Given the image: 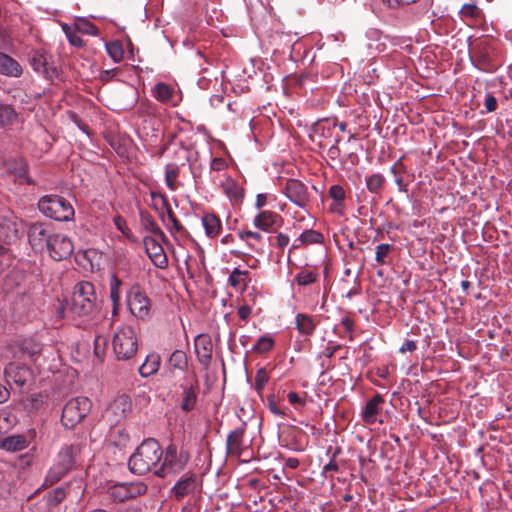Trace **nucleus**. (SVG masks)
I'll use <instances>...</instances> for the list:
<instances>
[{
  "label": "nucleus",
  "mask_w": 512,
  "mask_h": 512,
  "mask_svg": "<svg viewBox=\"0 0 512 512\" xmlns=\"http://www.w3.org/2000/svg\"><path fill=\"white\" fill-rule=\"evenodd\" d=\"M253 226L265 233H273L283 225L280 214L271 210H261L252 220Z\"/></svg>",
  "instance_id": "obj_16"
},
{
  "label": "nucleus",
  "mask_w": 512,
  "mask_h": 512,
  "mask_svg": "<svg viewBox=\"0 0 512 512\" xmlns=\"http://www.w3.org/2000/svg\"><path fill=\"white\" fill-rule=\"evenodd\" d=\"M299 244H294L293 248H299L300 246H308L312 244H321L324 241V236L321 232L308 229L303 231L297 238Z\"/></svg>",
  "instance_id": "obj_27"
},
{
  "label": "nucleus",
  "mask_w": 512,
  "mask_h": 512,
  "mask_svg": "<svg viewBox=\"0 0 512 512\" xmlns=\"http://www.w3.org/2000/svg\"><path fill=\"white\" fill-rule=\"evenodd\" d=\"M143 242L145 251L153 264L160 269H165L168 266V259L161 244L153 237H145Z\"/></svg>",
  "instance_id": "obj_18"
},
{
  "label": "nucleus",
  "mask_w": 512,
  "mask_h": 512,
  "mask_svg": "<svg viewBox=\"0 0 512 512\" xmlns=\"http://www.w3.org/2000/svg\"><path fill=\"white\" fill-rule=\"evenodd\" d=\"M178 168L173 165H167L165 171L166 184L170 190L176 189V179L178 177Z\"/></svg>",
  "instance_id": "obj_44"
},
{
  "label": "nucleus",
  "mask_w": 512,
  "mask_h": 512,
  "mask_svg": "<svg viewBox=\"0 0 512 512\" xmlns=\"http://www.w3.org/2000/svg\"><path fill=\"white\" fill-rule=\"evenodd\" d=\"M269 380L268 372L265 368H260L255 376V389L257 391H261L264 389L265 385Z\"/></svg>",
  "instance_id": "obj_49"
},
{
  "label": "nucleus",
  "mask_w": 512,
  "mask_h": 512,
  "mask_svg": "<svg viewBox=\"0 0 512 512\" xmlns=\"http://www.w3.org/2000/svg\"><path fill=\"white\" fill-rule=\"evenodd\" d=\"M268 194L266 193H260L256 196V200H255V207L257 209H261L262 207H264L267 202H268Z\"/></svg>",
  "instance_id": "obj_62"
},
{
  "label": "nucleus",
  "mask_w": 512,
  "mask_h": 512,
  "mask_svg": "<svg viewBox=\"0 0 512 512\" xmlns=\"http://www.w3.org/2000/svg\"><path fill=\"white\" fill-rule=\"evenodd\" d=\"M384 183L385 178L380 173H374L366 178V187L368 191L373 194L380 193Z\"/></svg>",
  "instance_id": "obj_35"
},
{
  "label": "nucleus",
  "mask_w": 512,
  "mask_h": 512,
  "mask_svg": "<svg viewBox=\"0 0 512 512\" xmlns=\"http://www.w3.org/2000/svg\"><path fill=\"white\" fill-rule=\"evenodd\" d=\"M105 47L108 55L114 62L118 63L122 61L124 50L122 44L119 41L108 42L106 43Z\"/></svg>",
  "instance_id": "obj_38"
},
{
  "label": "nucleus",
  "mask_w": 512,
  "mask_h": 512,
  "mask_svg": "<svg viewBox=\"0 0 512 512\" xmlns=\"http://www.w3.org/2000/svg\"><path fill=\"white\" fill-rule=\"evenodd\" d=\"M54 235L50 226L46 223L35 222L29 226L28 240L35 250H43L50 242V238Z\"/></svg>",
  "instance_id": "obj_14"
},
{
  "label": "nucleus",
  "mask_w": 512,
  "mask_h": 512,
  "mask_svg": "<svg viewBox=\"0 0 512 512\" xmlns=\"http://www.w3.org/2000/svg\"><path fill=\"white\" fill-rule=\"evenodd\" d=\"M418 0H383L391 8H396L404 5H411L416 3Z\"/></svg>",
  "instance_id": "obj_55"
},
{
  "label": "nucleus",
  "mask_w": 512,
  "mask_h": 512,
  "mask_svg": "<svg viewBox=\"0 0 512 512\" xmlns=\"http://www.w3.org/2000/svg\"><path fill=\"white\" fill-rule=\"evenodd\" d=\"M226 162L222 158H214L211 162V169L214 171H221L225 168Z\"/></svg>",
  "instance_id": "obj_64"
},
{
  "label": "nucleus",
  "mask_w": 512,
  "mask_h": 512,
  "mask_svg": "<svg viewBox=\"0 0 512 512\" xmlns=\"http://www.w3.org/2000/svg\"><path fill=\"white\" fill-rule=\"evenodd\" d=\"M190 453L178 448L175 444H169L164 450L159 465L154 470V475L159 478L176 476L185 470L190 462Z\"/></svg>",
  "instance_id": "obj_3"
},
{
  "label": "nucleus",
  "mask_w": 512,
  "mask_h": 512,
  "mask_svg": "<svg viewBox=\"0 0 512 512\" xmlns=\"http://www.w3.org/2000/svg\"><path fill=\"white\" fill-rule=\"evenodd\" d=\"M199 486L198 476L194 472L182 475L170 489V497L182 501L185 497L193 495Z\"/></svg>",
  "instance_id": "obj_11"
},
{
  "label": "nucleus",
  "mask_w": 512,
  "mask_h": 512,
  "mask_svg": "<svg viewBox=\"0 0 512 512\" xmlns=\"http://www.w3.org/2000/svg\"><path fill=\"white\" fill-rule=\"evenodd\" d=\"M126 489L128 492V497L134 498L140 495H143L147 491V486L142 482H135V483H126Z\"/></svg>",
  "instance_id": "obj_43"
},
{
  "label": "nucleus",
  "mask_w": 512,
  "mask_h": 512,
  "mask_svg": "<svg viewBox=\"0 0 512 512\" xmlns=\"http://www.w3.org/2000/svg\"><path fill=\"white\" fill-rule=\"evenodd\" d=\"M111 497L118 502H124L129 499L126 489V483L116 485L111 490Z\"/></svg>",
  "instance_id": "obj_47"
},
{
  "label": "nucleus",
  "mask_w": 512,
  "mask_h": 512,
  "mask_svg": "<svg viewBox=\"0 0 512 512\" xmlns=\"http://www.w3.org/2000/svg\"><path fill=\"white\" fill-rule=\"evenodd\" d=\"M339 453H340V448L336 449V451L333 453V456H332L330 462L327 463L326 465H324V467L322 469V474L324 476H327V474L330 472H338L339 471V466L335 461V458L337 457V455Z\"/></svg>",
  "instance_id": "obj_51"
},
{
  "label": "nucleus",
  "mask_w": 512,
  "mask_h": 512,
  "mask_svg": "<svg viewBox=\"0 0 512 512\" xmlns=\"http://www.w3.org/2000/svg\"><path fill=\"white\" fill-rule=\"evenodd\" d=\"M15 109L8 104H0V128L13 124L17 120Z\"/></svg>",
  "instance_id": "obj_33"
},
{
  "label": "nucleus",
  "mask_w": 512,
  "mask_h": 512,
  "mask_svg": "<svg viewBox=\"0 0 512 512\" xmlns=\"http://www.w3.org/2000/svg\"><path fill=\"white\" fill-rule=\"evenodd\" d=\"M267 406L270 410V412L276 416H279V417H284L286 416V413L285 411H283L282 409H280L276 403V400H275V396L274 395H269L267 397Z\"/></svg>",
  "instance_id": "obj_52"
},
{
  "label": "nucleus",
  "mask_w": 512,
  "mask_h": 512,
  "mask_svg": "<svg viewBox=\"0 0 512 512\" xmlns=\"http://www.w3.org/2000/svg\"><path fill=\"white\" fill-rule=\"evenodd\" d=\"M52 56L45 50H33L29 55V63L36 73L53 80L59 75L58 68L51 62Z\"/></svg>",
  "instance_id": "obj_10"
},
{
  "label": "nucleus",
  "mask_w": 512,
  "mask_h": 512,
  "mask_svg": "<svg viewBox=\"0 0 512 512\" xmlns=\"http://www.w3.org/2000/svg\"><path fill=\"white\" fill-rule=\"evenodd\" d=\"M49 255L56 261L68 258L74 250L72 240L61 233H54L46 247Z\"/></svg>",
  "instance_id": "obj_12"
},
{
  "label": "nucleus",
  "mask_w": 512,
  "mask_h": 512,
  "mask_svg": "<svg viewBox=\"0 0 512 512\" xmlns=\"http://www.w3.org/2000/svg\"><path fill=\"white\" fill-rule=\"evenodd\" d=\"M390 172L395 176L398 177L400 173L405 172V166L403 163L398 160L394 165L390 167Z\"/></svg>",
  "instance_id": "obj_63"
},
{
  "label": "nucleus",
  "mask_w": 512,
  "mask_h": 512,
  "mask_svg": "<svg viewBox=\"0 0 512 512\" xmlns=\"http://www.w3.org/2000/svg\"><path fill=\"white\" fill-rule=\"evenodd\" d=\"M460 13L464 18L477 19L481 15V10L474 4H465L462 6Z\"/></svg>",
  "instance_id": "obj_48"
},
{
  "label": "nucleus",
  "mask_w": 512,
  "mask_h": 512,
  "mask_svg": "<svg viewBox=\"0 0 512 512\" xmlns=\"http://www.w3.org/2000/svg\"><path fill=\"white\" fill-rule=\"evenodd\" d=\"M117 72H118L117 68L104 70L100 73V79L103 82H107V81L111 80L113 77H115Z\"/></svg>",
  "instance_id": "obj_61"
},
{
  "label": "nucleus",
  "mask_w": 512,
  "mask_h": 512,
  "mask_svg": "<svg viewBox=\"0 0 512 512\" xmlns=\"http://www.w3.org/2000/svg\"><path fill=\"white\" fill-rule=\"evenodd\" d=\"M173 95V89L166 83H157L153 89V96L162 103H168Z\"/></svg>",
  "instance_id": "obj_34"
},
{
  "label": "nucleus",
  "mask_w": 512,
  "mask_h": 512,
  "mask_svg": "<svg viewBox=\"0 0 512 512\" xmlns=\"http://www.w3.org/2000/svg\"><path fill=\"white\" fill-rule=\"evenodd\" d=\"M26 439L21 435H13L1 440L0 447L9 452H17L25 449Z\"/></svg>",
  "instance_id": "obj_28"
},
{
  "label": "nucleus",
  "mask_w": 512,
  "mask_h": 512,
  "mask_svg": "<svg viewBox=\"0 0 512 512\" xmlns=\"http://www.w3.org/2000/svg\"><path fill=\"white\" fill-rule=\"evenodd\" d=\"M7 382L16 384L23 388L31 379V372L26 366L9 363L5 368Z\"/></svg>",
  "instance_id": "obj_20"
},
{
  "label": "nucleus",
  "mask_w": 512,
  "mask_h": 512,
  "mask_svg": "<svg viewBox=\"0 0 512 512\" xmlns=\"http://www.w3.org/2000/svg\"><path fill=\"white\" fill-rule=\"evenodd\" d=\"M317 279V274L313 271H302L295 276V280L301 286H307L314 283Z\"/></svg>",
  "instance_id": "obj_45"
},
{
  "label": "nucleus",
  "mask_w": 512,
  "mask_h": 512,
  "mask_svg": "<svg viewBox=\"0 0 512 512\" xmlns=\"http://www.w3.org/2000/svg\"><path fill=\"white\" fill-rule=\"evenodd\" d=\"M22 221L11 210L0 213V241L6 244L15 242L20 235Z\"/></svg>",
  "instance_id": "obj_9"
},
{
  "label": "nucleus",
  "mask_w": 512,
  "mask_h": 512,
  "mask_svg": "<svg viewBox=\"0 0 512 512\" xmlns=\"http://www.w3.org/2000/svg\"><path fill=\"white\" fill-rule=\"evenodd\" d=\"M223 191L228 198L234 203H238L243 199L244 190L234 180L227 179L223 184Z\"/></svg>",
  "instance_id": "obj_30"
},
{
  "label": "nucleus",
  "mask_w": 512,
  "mask_h": 512,
  "mask_svg": "<svg viewBox=\"0 0 512 512\" xmlns=\"http://www.w3.org/2000/svg\"><path fill=\"white\" fill-rule=\"evenodd\" d=\"M197 395L193 387H185L183 390V399L181 403V408L184 411H191L196 404Z\"/></svg>",
  "instance_id": "obj_36"
},
{
  "label": "nucleus",
  "mask_w": 512,
  "mask_h": 512,
  "mask_svg": "<svg viewBox=\"0 0 512 512\" xmlns=\"http://www.w3.org/2000/svg\"><path fill=\"white\" fill-rule=\"evenodd\" d=\"M114 224H115L116 228L119 231H121L123 234H126V231L129 230L125 219L121 216H116L114 218Z\"/></svg>",
  "instance_id": "obj_60"
},
{
  "label": "nucleus",
  "mask_w": 512,
  "mask_h": 512,
  "mask_svg": "<svg viewBox=\"0 0 512 512\" xmlns=\"http://www.w3.org/2000/svg\"><path fill=\"white\" fill-rule=\"evenodd\" d=\"M98 297L91 282L77 283L72 292L70 301H67L69 313L72 317H89L97 308Z\"/></svg>",
  "instance_id": "obj_2"
},
{
  "label": "nucleus",
  "mask_w": 512,
  "mask_h": 512,
  "mask_svg": "<svg viewBox=\"0 0 512 512\" xmlns=\"http://www.w3.org/2000/svg\"><path fill=\"white\" fill-rule=\"evenodd\" d=\"M120 286L121 281L116 276H113L110 282V298L114 304V310H116L120 300Z\"/></svg>",
  "instance_id": "obj_41"
},
{
  "label": "nucleus",
  "mask_w": 512,
  "mask_h": 512,
  "mask_svg": "<svg viewBox=\"0 0 512 512\" xmlns=\"http://www.w3.org/2000/svg\"><path fill=\"white\" fill-rule=\"evenodd\" d=\"M128 307L137 318H145L150 312V300L139 287H133L127 296Z\"/></svg>",
  "instance_id": "obj_15"
},
{
  "label": "nucleus",
  "mask_w": 512,
  "mask_h": 512,
  "mask_svg": "<svg viewBox=\"0 0 512 512\" xmlns=\"http://www.w3.org/2000/svg\"><path fill=\"white\" fill-rule=\"evenodd\" d=\"M470 59L477 69L485 72H493L499 65L495 60L494 47L488 40H482L472 48Z\"/></svg>",
  "instance_id": "obj_8"
},
{
  "label": "nucleus",
  "mask_w": 512,
  "mask_h": 512,
  "mask_svg": "<svg viewBox=\"0 0 512 512\" xmlns=\"http://www.w3.org/2000/svg\"><path fill=\"white\" fill-rule=\"evenodd\" d=\"M81 31H83L86 34L96 36L99 33V29L90 22H84L81 27Z\"/></svg>",
  "instance_id": "obj_56"
},
{
  "label": "nucleus",
  "mask_w": 512,
  "mask_h": 512,
  "mask_svg": "<svg viewBox=\"0 0 512 512\" xmlns=\"http://www.w3.org/2000/svg\"><path fill=\"white\" fill-rule=\"evenodd\" d=\"M140 222L142 226L149 232L157 236H164L163 231L158 226L153 216L147 211H140Z\"/></svg>",
  "instance_id": "obj_32"
},
{
  "label": "nucleus",
  "mask_w": 512,
  "mask_h": 512,
  "mask_svg": "<svg viewBox=\"0 0 512 512\" xmlns=\"http://www.w3.org/2000/svg\"><path fill=\"white\" fill-rule=\"evenodd\" d=\"M212 342L207 335H198L195 339V351L199 362L208 366L212 359Z\"/></svg>",
  "instance_id": "obj_21"
},
{
  "label": "nucleus",
  "mask_w": 512,
  "mask_h": 512,
  "mask_svg": "<svg viewBox=\"0 0 512 512\" xmlns=\"http://www.w3.org/2000/svg\"><path fill=\"white\" fill-rule=\"evenodd\" d=\"M169 370L178 369L181 371H185L188 367L187 355L182 350H175L168 361Z\"/></svg>",
  "instance_id": "obj_31"
},
{
  "label": "nucleus",
  "mask_w": 512,
  "mask_h": 512,
  "mask_svg": "<svg viewBox=\"0 0 512 512\" xmlns=\"http://www.w3.org/2000/svg\"><path fill=\"white\" fill-rule=\"evenodd\" d=\"M417 349V343L414 340H405L399 348L400 353L414 352Z\"/></svg>",
  "instance_id": "obj_58"
},
{
  "label": "nucleus",
  "mask_w": 512,
  "mask_h": 512,
  "mask_svg": "<svg viewBox=\"0 0 512 512\" xmlns=\"http://www.w3.org/2000/svg\"><path fill=\"white\" fill-rule=\"evenodd\" d=\"M79 445H69L63 447L56 458L55 463L49 469L44 484L52 486L59 482L65 475H67L74 467L77 457L80 454Z\"/></svg>",
  "instance_id": "obj_4"
},
{
  "label": "nucleus",
  "mask_w": 512,
  "mask_h": 512,
  "mask_svg": "<svg viewBox=\"0 0 512 512\" xmlns=\"http://www.w3.org/2000/svg\"><path fill=\"white\" fill-rule=\"evenodd\" d=\"M273 346L274 339L271 336L264 335L257 340L252 348V351L260 354L267 353L273 348Z\"/></svg>",
  "instance_id": "obj_39"
},
{
  "label": "nucleus",
  "mask_w": 512,
  "mask_h": 512,
  "mask_svg": "<svg viewBox=\"0 0 512 512\" xmlns=\"http://www.w3.org/2000/svg\"><path fill=\"white\" fill-rule=\"evenodd\" d=\"M290 242V238L288 235L280 232L276 235L275 237V245L278 247V248H285Z\"/></svg>",
  "instance_id": "obj_54"
},
{
  "label": "nucleus",
  "mask_w": 512,
  "mask_h": 512,
  "mask_svg": "<svg viewBox=\"0 0 512 512\" xmlns=\"http://www.w3.org/2000/svg\"><path fill=\"white\" fill-rule=\"evenodd\" d=\"M329 196L334 202L343 203L346 197L345 190L340 185H332L329 189Z\"/></svg>",
  "instance_id": "obj_50"
},
{
  "label": "nucleus",
  "mask_w": 512,
  "mask_h": 512,
  "mask_svg": "<svg viewBox=\"0 0 512 512\" xmlns=\"http://www.w3.org/2000/svg\"><path fill=\"white\" fill-rule=\"evenodd\" d=\"M63 30L68 38L71 45L75 47H82L84 45L83 39L80 35L68 25L63 26Z\"/></svg>",
  "instance_id": "obj_46"
},
{
  "label": "nucleus",
  "mask_w": 512,
  "mask_h": 512,
  "mask_svg": "<svg viewBox=\"0 0 512 512\" xmlns=\"http://www.w3.org/2000/svg\"><path fill=\"white\" fill-rule=\"evenodd\" d=\"M237 235L241 240L246 241L251 248H254L255 244L263 241L262 234L257 231L240 230L237 232Z\"/></svg>",
  "instance_id": "obj_37"
},
{
  "label": "nucleus",
  "mask_w": 512,
  "mask_h": 512,
  "mask_svg": "<svg viewBox=\"0 0 512 512\" xmlns=\"http://www.w3.org/2000/svg\"><path fill=\"white\" fill-rule=\"evenodd\" d=\"M23 68L20 63L3 52H0V74L7 76L18 78L22 75Z\"/></svg>",
  "instance_id": "obj_22"
},
{
  "label": "nucleus",
  "mask_w": 512,
  "mask_h": 512,
  "mask_svg": "<svg viewBox=\"0 0 512 512\" xmlns=\"http://www.w3.org/2000/svg\"><path fill=\"white\" fill-rule=\"evenodd\" d=\"M161 365V357L157 353H150L146 356L145 361L139 367V374L146 378L158 372Z\"/></svg>",
  "instance_id": "obj_25"
},
{
  "label": "nucleus",
  "mask_w": 512,
  "mask_h": 512,
  "mask_svg": "<svg viewBox=\"0 0 512 512\" xmlns=\"http://www.w3.org/2000/svg\"><path fill=\"white\" fill-rule=\"evenodd\" d=\"M21 349L23 353L28 354L30 357H34L41 352L42 345L33 340H25L21 345Z\"/></svg>",
  "instance_id": "obj_42"
},
{
  "label": "nucleus",
  "mask_w": 512,
  "mask_h": 512,
  "mask_svg": "<svg viewBox=\"0 0 512 512\" xmlns=\"http://www.w3.org/2000/svg\"><path fill=\"white\" fill-rule=\"evenodd\" d=\"M249 281V272L242 271L239 268H234L228 278L229 284L241 291L245 290Z\"/></svg>",
  "instance_id": "obj_29"
},
{
  "label": "nucleus",
  "mask_w": 512,
  "mask_h": 512,
  "mask_svg": "<svg viewBox=\"0 0 512 512\" xmlns=\"http://www.w3.org/2000/svg\"><path fill=\"white\" fill-rule=\"evenodd\" d=\"M205 233L210 238L217 237L222 229L221 220L213 213H206L202 217Z\"/></svg>",
  "instance_id": "obj_26"
},
{
  "label": "nucleus",
  "mask_w": 512,
  "mask_h": 512,
  "mask_svg": "<svg viewBox=\"0 0 512 512\" xmlns=\"http://www.w3.org/2000/svg\"><path fill=\"white\" fill-rule=\"evenodd\" d=\"M112 348L118 360L131 359L138 350L135 330L128 325L120 327L113 336Z\"/></svg>",
  "instance_id": "obj_6"
},
{
  "label": "nucleus",
  "mask_w": 512,
  "mask_h": 512,
  "mask_svg": "<svg viewBox=\"0 0 512 512\" xmlns=\"http://www.w3.org/2000/svg\"><path fill=\"white\" fill-rule=\"evenodd\" d=\"M339 141H340V138L338 137L335 140V144H333L331 147H329V149L327 151V155L332 160H335V159H337L340 156V149L338 147Z\"/></svg>",
  "instance_id": "obj_59"
},
{
  "label": "nucleus",
  "mask_w": 512,
  "mask_h": 512,
  "mask_svg": "<svg viewBox=\"0 0 512 512\" xmlns=\"http://www.w3.org/2000/svg\"><path fill=\"white\" fill-rule=\"evenodd\" d=\"M384 399L381 395L376 394L367 401L361 412V418L364 423L372 425L376 422L382 424L383 419H379L378 416L382 411V405Z\"/></svg>",
  "instance_id": "obj_19"
},
{
  "label": "nucleus",
  "mask_w": 512,
  "mask_h": 512,
  "mask_svg": "<svg viewBox=\"0 0 512 512\" xmlns=\"http://www.w3.org/2000/svg\"><path fill=\"white\" fill-rule=\"evenodd\" d=\"M38 208L46 217L56 221L67 222L74 218L72 204L59 195H46L38 201Z\"/></svg>",
  "instance_id": "obj_5"
},
{
  "label": "nucleus",
  "mask_w": 512,
  "mask_h": 512,
  "mask_svg": "<svg viewBox=\"0 0 512 512\" xmlns=\"http://www.w3.org/2000/svg\"><path fill=\"white\" fill-rule=\"evenodd\" d=\"M393 246L390 244H379L376 246L375 251V260L379 265L386 264V258L389 255V253L392 251Z\"/></svg>",
  "instance_id": "obj_40"
},
{
  "label": "nucleus",
  "mask_w": 512,
  "mask_h": 512,
  "mask_svg": "<svg viewBox=\"0 0 512 512\" xmlns=\"http://www.w3.org/2000/svg\"><path fill=\"white\" fill-rule=\"evenodd\" d=\"M163 449L158 441L147 439L143 441L130 456L128 466L132 473L144 475L156 469L162 459Z\"/></svg>",
  "instance_id": "obj_1"
},
{
  "label": "nucleus",
  "mask_w": 512,
  "mask_h": 512,
  "mask_svg": "<svg viewBox=\"0 0 512 512\" xmlns=\"http://www.w3.org/2000/svg\"><path fill=\"white\" fill-rule=\"evenodd\" d=\"M286 197L300 208H305L309 203L308 189L304 183L297 179H288L283 188Z\"/></svg>",
  "instance_id": "obj_17"
},
{
  "label": "nucleus",
  "mask_w": 512,
  "mask_h": 512,
  "mask_svg": "<svg viewBox=\"0 0 512 512\" xmlns=\"http://www.w3.org/2000/svg\"><path fill=\"white\" fill-rule=\"evenodd\" d=\"M91 408L92 402L87 397L79 396L70 399L62 410L63 426L73 429L89 414Z\"/></svg>",
  "instance_id": "obj_7"
},
{
  "label": "nucleus",
  "mask_w": 512,
  "mask_h": 512,
  "mask_svg": "<svg viewBox=\"0 0 512 512\" xmlns=\"http://www.w3.org/2000/svg\"><path fill=\"white\" fill-rule=\"evenodd\" d=\"M295 323L296 328L301 335L311 336L314 333L319 322L318 320H316L315 317L311 315L305 313H298L295 317Z\"/></svg>",
  "instance_id": "obj_24"
},
{
  "label": "nucleus",
  "mask_w": 512,
  "mask_h": 512,
  "mask_svg": "<svg viewBox=\"0 0 512 512\" xmlns=\"http://www.w3.org/2000/svg\"><path fill=\"white\" fill-rule=\"evenodd\" d=\"M246 424L243 423L240 427L232 430L226 441L227 451L230 454L239 456L242 452L243 437L245 434Z\"/></svg>",
  "instance_id": "obj_23"
},
{
  "label": "nucleus",
  "mask_w": 512,
  "mask_h": 512,
  "mask_svg": "<svg viewBox=\"0 0 512 512\" xmlns=\"http://www.w3.org/2000/svg\"><path fill=\"white\" fill-rule=\"evenodd\" d=\"M132 408L131 399L127 395L116 397L104 412V417L111 424H116L126 418Z\"/></svg>",
  "instance_id": "obj_13"
},
{
  "label": "nucleus",
  "mask_w": 512,
  "mask_h": 512,
  "mask_svg": "<svg viewBox=\"0 0 512 512\" xmlns=\"http://www.w3.org/2000/svg\"><path fill=\"white\" fill-rule=\"evenodd\" d=\"M485 108L487 112H494L497 108V99L491 95L487 94L485 98Z\"/></svg>",
  "instance_id": "obj_57"
},
{
  "label": "nucleus",
  "mask_w": 512,
  "mask_h": 512,
  "mask_svg": "<svg viewBox=\"0 0 512 512\" xmlns=\"http://www.w3.org/2000/svg\"><path fill=\"white\" fill-rule=\"evenodd\" d=\"M287 399L296 409L302 408L306 405L305 399L293 391L287 394Z\"/></svg>",
  "instance_id": "obj_53"
}]
</instances>
